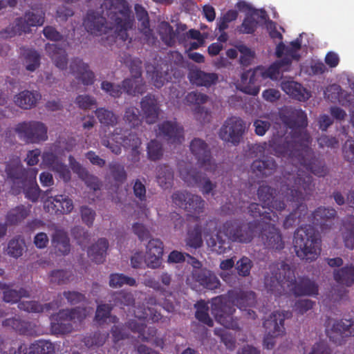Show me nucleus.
Masks as SVG:
<instances>
[{
	"label": "nucleus",
	"instance_id": "423d86ee",
	"mask_svg": "<svg viewBox=\"0 0 354 354\" xmlns=\"http://www.w3.org/2000/svg\"><path fill=\"white\" fill-rule=\"evenodd\" d=\"M294 248L296 255L306 261H315L321 253V239L310 225L299 227L294 234Z\"/></svg>",
	"mask_w": 354,
	"mask_h": 354
},
{
	"label": "nucleus",
	"instance_id": "69168bd1",
	"mask_svg": "<svg viewBox=\"0 0 354 354\" xmlns=\"http://www.w3.org/2000/svg\"><path fill=\"white\" fill-rule=\"evenodd\" d=\"M124 120L131 127L139 126L141 123V119L138 109L134 106L127 108L124 112Z\"/></svg>",
	"mask_w": 354,
	"mask_h": 354
},
{
	"label": "nucleus",
	"instance_id": "1a4fd4ad",
	"mask_svg": "<svg viewBox=\"0 0 354 354\" xmlns=\"http://www.w3.org/2000/svg\"><path fill=\"white\" fill-rule=\"evenodd\" d=\"M45 14L42 12H26L23 17H17L15 20V26H9L0 31L2 38H10L23 32L29 33L30 28L42 26L44 23Z\"/></svg>",
	"mask_w": 354,
	"mask_h": 354
},
{
	"label": "nucleus",
	"instance_id": "7ed1b4c3",
	"mask_svg": "<svg viewBox=\"0 0 354 354\" xmlns=\"http://www.w3.org/2000/svg\"><path fill=\"white\" fill-rule=\"evenodd\" d=\"M256 295L253 291L241 289L231 290L226 295L218 296L212 299V312L216 320L226 328L238 330L239 324L236 317L235 306L244 312L248 318L255 319L256 313L250 308L256 304Z\"/></svg>",
	"mask_w": 354,
	"mask_h": 354
},
{
	"label": "nucleus",
	"instance_id": "f03ea898",
	"mask_svg": "<svg viewBox=\"0 0 354 354\" xmlns=\"http://www.w3.org/2000/svg\"><path fill=\"white\" fill-rule=\"evenodd\" d=\"M264 286L267 291L275 296L292 293L295 296H317L318 285L308 277L296 279L295 271L282 261L269 266L264 277Z\"/></svg>",
	"mask_w": 354,
	"mask_h": 354
},
{
	"label": "nucleus",
	"instance_id": "473e14b6",
	"mask_svg": "<svg viewBox=\"0 0 354 354\" xmlns=\"http://www.w3.org/2000/svg\"><path fill=\"white\" fill-rule=\"evenodd\" d=\"M266 208H267V207L263 204L261 205L257 203H252L248 207V210L252 217L254 218H259L260 220H259V221L260 222L272 221L274 223H278L279 216L276 212L272 210L267 212L265 210ZM256 221H258V219Z\"/></svg>",
	"mask_w": 354,
	"mask_h": 354
},
{
	"label": "nucleus",
	"instance_id": "e433bc0d",
	"mask_svg": "<svg viewBox=\"0 0 354 354\" xmlns=\"http://www.w3.org/2000/svg\"><path fill=\"white\" fill-rule=\"evenodd\" d=\"M41 96L37 91H24L15 97V104L24 109L35 106Z\"/></svg>",
	"mask_w": 354,
	"mask_h": 354
},
{
	"label": "nucleus",
	"instance_id": "c756f323",
	"mask_svg": "<svg viewBox=\"0 0 354 354\" xmlns=\"http://www.w3.org/2000/svg\"><path fill=\"white\" fill-rule=\"evenodd\" d=\"M188 78L193 84L210 87L216 84L218 76L215 73H206L199 68H193L189 71Z\"/></svg>",
	"mask_w": 354,
	"mask_h": 354
},
{
	"label": "nucleus",
	"instance_id": "c03bdc74",
	"mask_svg": "<svg viewBox=\"0 0 354 354\" xmlns=\"http://www.w3.org/2000/svg\"><path fill=\"white\" fill-rule=\"evenodd\" d=\"M121 131V129H115L112 133L113 139L116 140L117 142L122 144L125 148H140L142 143L141 140L136 133H129L127 136L118 138L117 136H119Z\"/></svg>",
	"mask_w": 354,
	"mask_h": 354
},
{
	"label": "nucleus",
	"instance_id": "9d476101",
	"mask_svg": "<svg viewBox=\"0 0 354 354\" xmlns=\"http://www.w3.org/2000/svg\"><path fill=\"white\" fill-rule=\"evenodd\" d=\"M19 138L26 143H39L48 139L46 126L41 122H20L15 128Z\"/></svg>",
	"mask_w": 354,
	"mask_h": 354
},
{
	"label": "nucleus",
	"instance_id": "412c9836",
	"mask_svg": "<svg viewBox=\"0 0 354 354\" xmlns=\"http://www.w3.org/2000/svg\"><path fill=\"white\" fill-rule=\"evenodd\" d=\"M83 25L86 30L91 35L97 36L107 32L106 18L94 10H89L86 13Z\"/></svg>",
	"mask_w": 354,
	"mask_h": 354
},
{
	"label": "nucleus",
	"instance_id": "2f4dec72",
	"mask_svg": "<svg viewBox=\"0 0 354 354\" xmlns=\"http://www.w3.org/2000/svg\"><path fill=\"white\" fill-rule=\"evenodd\" d=\"M281 87L287 95L300 102H305L310 97L306 88L301 84L292 80L283 81Z\"/></svg>",
	"mask_w": 354,
	"mask_h": 354
},
{
	"label": "nucleus",
	"instance_id": "cd10ccee",
	"mask_svg": "<svg viewBox=\"0 0 354 354\" xmlns=\"http://www.w3.org/2000/svg\"><path fill=\"white\" fill-rule=\"evenodd\" d=\"M278 157H282V156H277ZM283 158H287L288 159V162L286 163V165L284 166L283 171L281 172V176L279 177V179H277L276 181L279 184L280 188L283 185H284V183H283L284 180V175L286 174L287 171H289L290 172H292L295 174V178H297V173H302L304 175H309L311 176V174H313L315 175L311 169H308L305 167L303 164L297 160V158L295 156H283ZM304 176H301V177L303 178ZM276 178H278V176H276ZM280 192L282 193L281 190L280 189ZM281 195L283 196V198H285V194H281Z\"/></svg>",
	"mask_w": 354,
	"mask_h": 354
},
{
	"label": "nucleus",
	"instance_id": "680f3d73",
	"mask_svg": "<svg viewBox=\"0 0 354 354\" xmlns=\"http://www.w3.org/2000/svg\"><path fill=\"white\" fill-rule=\"evenodd\" d=\"M71 234L81 247H85L91 239L89 232L80 226L73 227L71 230Z\"/></svg>",
	"mask_w": 354,
	"mask_h": 354
},
{
	"label": "nucleus",
	"instance_id": "37998d69",
	"mask_svg": "<svg viewBox=\"0 0 354 354\" xmlns=\"http://www.w3.org/2000/svg\"><path fill=\"white\" fill-rule=\"evenodd\" d=\"M122 91L131 95L142 94L145 89L142 79L135 77L124 80L122 82Z\"/></svg>",
	"mask_w": 354,
	"mask_h": 354
},
{
	"label": "nucleus",
	"instance_id": "a878e982",
	"mask_svg": "<svg viewBox=\"0 0 354 354\" xmlns=\"http://www.w3.org/2000/svg\"><path fill=\"white\" fill-rule=\"evenodd\" d=\"M142 117L148 124H153L158 118L160 106L154 95L148 94L140 102Z\"/></svg>",
	"mask_w": 354,
	"mask_h": 354
},
{
	"label": "nucleus",
	"instance_id": "f257e3e1",
	"mask_svg": "<svg viewBox=\"0 0 354 354\" xmlns=\"http://www.w3.org/2000/svg\"><path fill=\"white\" fill-rule=\"evenodd\" d=\"M280 120L292 133L285 138H272L268 142L255 145L252 148L260 154L266 151L274 156H295L307 169L319 177L327 174L326 165L317 158L310 148L311 138L303 129L307 126V116L301 109L284 107L279 113Z\"/></svg>",
	"mask_w": 354,
	"mask_h": 354
},
{
	"label": "nucleus",
	"instance_id": "ddd939ff",
	"mask_svg": "<svg viewBox=\"0 0 354 354\" xmlns=\"http://www.w3.org/2000/svg\"><path fill=\"white\" fill-rule=\"evenodd\" d=\"M189 149L201 167L209 172L216 170V165L212 159L210 149L205 141L195 138L191 141Z\"/></svg>",
	"mask_w": 354,
	"mask_h": 354
},
{
	"label": "nucleus",
	"instance_id": "4d7b16f0",
	"mask_svg": "<svg viewBox=\"0 0 354 354\" xmlns=\"http://www.w3.org/2000/svg\"><path fill=\"white\" fill-rule=\"evenodd\" d=\"M187 245L194 249L200 248L203 245L201 227L196 225L194 229L188 232L186 240Z\"/></svg>",
	"mask_w": 354,
	"mask_h": 354
},
{
	"label": "nucleus",
	"instance_id": "5701e85b",
	"mask_svg": "<svg viewBox=\"0 0 354 354\" xmlns=\"http://www.w3.org/2000/svg\"><path fill=\"white\" fill-rule=\"evenodd\" d=\"M192 277L195 282L207 290H215L221 286L220 280L216 274L206 268L193 270Z\"/></svg>",
	"mask_w": 354,
	"mask_h": 354
},
{
	"label": "nucleus",
	"instance_id": "f3484780",
	"mask_svg": "<svg viewBox=\"0 0 354 354\" xmlns=\"http://www.w3.org/2000/svg\"><path fill=\"white\" fill-rule=\"evenodd\" d=\"M257 196L259 201L267 207L268 210L274 209L281 212L286 208V203L283 198L281 199L280 196L276 195V189L272 187L262 184L257 189Z\"/></svg>",
	"mask_w": 354,
	"mask_h": 354
},
{
	"label": "nucleus",
	"instance_id": "09e8293b",
	"mask_svg": "<svg viewBox=\"0 0 354 354\" xmlns=\"http://www.w3.org/2000/svg\"><path fill=\"white\" fill-rule=\"evenodd\" d=\"M36 177L37 176H35L34 180H32L31 178H29L24 186L17 187L19 189V192L22 189L25 194V197L32 202L37 201L41 193V189L36 181Z\"/></svg>",
	"mask_w": 354,
	"mask_h": 354
},
{
	"label": "nucleus",
	"instance_id": "7c9ffc66",
	"mask_svg": "<svg viewBox=\"0 0 354 354\" xmlns=\"http://www.w3.org/2000/svg\"><path fill=\"white\" fill-rule=\"evenodd\" d=\"M239 88L249 95H257L259 93L260 88L257 84L256 70L250 69L241 74Z\"/></svg>",
	"mask_w": 354,
	"mask_h": 354
},
{
	"label": "nucleus",
	"instance_id": "a18cd8bd",
	"mask_svg": "<svg viewBox=\"0 0 354 354\" xmlns=\"http://www.w3.org/2000/svg\"><path fill=\"white\" fill-rule=\"evenodd\" d=\"M110 302L113 306L124 308L125 306H132L135 304V299L131 292L125 291L115 292L111 295Z\"/></svg>",
	"mask_w": 354,
	"mask_h": 354
},
{
	"label": "nucleus",
	"instance_id": "603ef678",
	"mask_svg": "<svg viewBox=\"0 0 354 354\" xmlns=\"http://www.w3.org/2000/svg\"><path fill=\"white\" fill-rule=\"evenodd\" d=\"M28 212L23 205L10 209L6 215V222L10 225H16L27 217Z\"/></svg>",
	"mask_w": 354,
	"mask_h": 354
},
{
	"label": "nucleus",
	"instance_id": "20e7f679",
	"mask_svg": "<svg viewBox=\"0 0 354 354\" xmlns=\"http://www.w3.org/2000/svg\"><path fill=\"white\" fill-rule=\"evenodd\" d=\"M297 173V178L292 172L287 171L284 175V185L281 187L282 194H285L287 201L295 203L293 209L284 219L283 226L285 229L292 227L296 224L305 221L308 216V206L304 203L308 196H310L314 189L315 185L312 176Z\"/></svg>",
	"mask_w": 354,
	"mask_h": 354
},
{
	"label": "nucleus",
	"instance_id": "6ab92c4d",
	"mask_svg": "<svg viewBox=\"0 0 354 354\" xmlns=\"http://www.w3.org/2000/svg\"><path fill=\"white\" fill-rule=\"evenodd\" d=\"M337 216V212L333 208L325 207H317L310 216L308 221L313 225L319 227L322 231L330 229L333 225V221Z\"/></svg>",
	"mask_w": 354,
	"mask_h": 354
},
{
	"label": "nucleus",
	"instance_id": "bb28decb",
	"mask_svg": "<svg viewBox=\"0 0 354 354\" xmlns=\"http://www.w3.org/2000/svg\"><path fill=\"white\" fill-rule=\"evenodd\" d=\"M48 212H55L56 214L71 213L73 209V201L66 195H56L49 197L45 203Z\"/></svg>",
	"mask_w": 354,
	"mask_h": 354
},
{
	"label": "nucleus",
	"instance_id": "5fc2aeb1",
	"mask_svg": "<svg viewBox=\"0 0 354 354\" xmlns=\"http://www.w3.org/2000/svg\"><path fill=\"white\" fill-rule=\"evenodd\" d=\"M136 286V281L134 278L126 276L123 274H111L109 277V286L112 288L121 287L123 285Z\"/></svg>",
	"mask_w": 354,
	"mask_h": 354
},
{
	"label": "nucleus",
	"instance_id": "79ce46f5",
	"mask_svg": "<svg viewBox=\"0 0 354 354\" xmlns=\"http://www.w3.org/2000/svg\"><path fill=\"white\" fill-rule=\"evenodd\" d=\"M56 307V304L53 302H49L41 304L37 301H24L19 302L18 308L21 310L28 313H41L43 312H49Z\"/></svg>",
	"mask_w": 354,
	"mask_h": 354
},
{
	"label": "nucleus",
	"instance_id": "c9c22d12",
	"mask_svg": "<svg viewBox=\"0 0 354 354\" xmlns=\"http://www.w3.org/2000/svg\"><path fill=\"white\" fill-rule=\"evenodd\" d=\"M108 248L109 241L107 239L100 238L88 248L87 253L92 261L96 263H102L105 261Z\"/></svg>",
	"mask_w": 354,
	"mask_h": 354
},
{
	"label": "nucleus",
	"instance_id": "ea45409f",
	"mask_svg": "<svg viewBox=\"0 0 354 354\" xmlns=\"http://www.w3.org/2000/svg\"><path fill=\"white\" fill-rule=\"evenodd\" d=\"M52 242L53 246L62 255H67L71 251L70 240L66 232L57 230L55 232Z\"/></svg>",
	"mask_w": 354,
	"mask_h": 354
},
{
	"label": "nucleus",
	"instance_id": "4be33fe9",
	"mask_svg": "<svg viewBox=\"0 0 354 354\" xmlns=\"http://www.w3.org/2000/svg\"><path fill=\"white\" fill-rule=\"evenodd\" d=\"M127 326L131 332L138 333V337L142 342H149L154 340L156 346H162V339L156 337L158 330L155 327H147L145 324L138 322L136 320L131 319L128 322Z\"/></svg>",
	"mask_w": 354,
	"mask_h": 354
},
{
	"label": "nucleus",
	"instance_id": "4468645a",
	"mask_svg": "<svg viewBox=\"0 0 354 354\" xmlns=\"http://www.w3.org/2000/svg\"><path fill=\"white\" fill-rule=\"evenodd\" d=\"M5 171L8 178L11 180L17 187L24 186L29 178L34 180L35 176H37L38 172L36 168L25 169L19 159L8 162Z\"/></svg>",
	"mask_w": 354,
	"mask_h": 354
},
{
	"label": "nucleus",
	"instance_id": "b1692460",
	"mask_svg": "<svg viewBox=\"0 0 354 354\" xmlns=\"http://www.w3.org/2000/svg\"><path fill=\"white\" fill-rule=\"evenodd\" d=\"M70 71L84 85L88 86L94 83L95 75L93 72L89 70L88 65L84 63L82 59L76 57L71 60Z\"/></svg>",
	"mask_w": 354,
	"mask_h": 354
},
{
	"label": "nucleus",
	"instance_id": "3c124183",
	"mask_svg": "<svg viewBox=\"0 0 354 354\" xmlns=\"http://www.w3.org/2000/svg\"><path fill=\"white\" fill-rule=\"evenodd\" d=\"M185 209L190 214H199L203 212L205 205V201L199 196L189 192L188 201Z\"/></svg>",
	"mask_w": 354,
	"mask_h": 354
},
{
	"label": "nucleus",
	"instance_id": "6e6d98bb",
	"mask_svg": "<svg viewBox=\"0 0 354 354\" xmlns=\"http://www.w3.org/2000/svg\"><path fill=\"white\" fill-rule=\"evenodd\" d=\"M109 168L111 175L115 183L122 184L127 180V174L124 169V167L119 162H110L109 165Z\"/></svg>",
	"mask_w": 354,
	"mask_h": 354
},
{
	"label": "nucleus",
	"instance_id": "864d4df0",
	"mask_svg": "<svg viewBox=\"0 0 354 354\" xmlns=\"http://www.w3.org/2000/svg\"><path fill=\"white\" fill-rule=\"evenodd\" d=\"M345 231L343 233V239L345 247L354 249V216L347 218L344 223Z\"/></svg>",
	"mask_w": 354,
	"mask_h": 354
},
{
	"label": "nucleus",
	"instance_id": "774afa93",
	"mask_svg": "<svg viewBox=\"0 0 354 354\" xmlns=\"http://www.w3.org/2000/svg\"><path fill=\"white\" fill-rule=\"evenodd\" d=\"M69 278L68 272L64 270H55L49 274L50 282L52 284L62 285L67 283Z\"/></svg>",
	"mask_w": 354,
	"mask_h": 354
},
{
	"label": "nucleus",
	"instance_id": "13d9d810",
	"mask_svg": "<svg viewBox=\"0 0 354 354\" xmlns=\"http://www.w3.org/2000/svg\"><path fill=\"white\" fill-rule=\"evenodd\" d=\"M25 242L21 237L11 239L8 245V254L13 257L17 258L22 255Z\"/></svg>",
	"mask_w": 354,
	"mask_h": 354
},
{
	"label": "nucleus",
	"instance_id": "de8ad7c7",
	"mask_svg": "<svg viewBox=\"0 0 354 354\" xmlns=\"http://www.w3.org/2000/svg\"><path fill=\"white\" fill-rule=\"evenodd\" d=\"M28 354H54L53 344L45 339H38L32 343L29 348Z\"/></svg>",
	"mask_w": 354,
	"mask_h": 354
},
{
	"label": "nucleus",
	"instance_id": "9b49d317",
	"mask_svg": "<svg viewBox=\"0 0 354 354\" xmlns=\"http://www.w3.org/2000/svg\"><path fill=\"white\" fill-rule=\"evenodd\" d=\"M275 223L272 221L261 222L258 237L266 248L281 251L284 248L285 242L279 229L276 227Z\"/></svg>",
	"mask_w": 354,
	"mask_h": 354
},
{
	"label": "nucleus",
	"instance_id": "6e6552de",
	"mask_svg": "<svg viewBox=\"0 0 354 354\" xmlns=\"http://www.w3.org/2000/svg\"><path fill=\"white\" fill-rule=\"evenodd\" d=\"M86 317L85 308L76 307L59 310L57 313L50 317V329L53 335H66L72 332L73 329L72 322H81Z\"/></svg>",
	"mask_w": 354,
	"mask_h": 354
},
{
	"label": "nucleus",
	"instance_id": "58836bf2",
	"mask_svg": "<svg viewBox=\"0 0 354 354\" xmlns=\"http://www.w3.org/2000/svg\"><path fill=\"white\" fill-rule=\"evenodd\" d=\"M11 285L0 282V290H3V300L6 303H17L22 297H28L29 292L24 288L19 290L10 288Z\"/></svg>",
	"mask_w": 354,
	"mask_h": 354
},
{
	"label": "nucleus",
	"instance_id": "e2e57ef3",
	"mask_svg": "<svg viewBox=\"0 0 354 354\" xmlns=\"http://www.w3.org/2000/svg\"><path fill=\"white\" fill-rule=\"evenodd\" d=\"M253 267L252 261L247 257H242L236 263V270L241 277H248L250 274V270Z\"/></svg>",
	"mask_w": 354,
	"mask_h": 354
},
{
	"label": "nucleus",
	"instance_id": "8fccbe9b",
	"mask_svg": "<svg viewBox=\"0 0 354 354\" xmlns=\"http://www.w3.org/2000/svg\"><path fill=\"white\" fill-rule=\"evenodd\" d=\"M113 306L112 304H100L97 306L95 320L99 325L104 324L107 318L111 317V322L116 323L118 318L116 316L111 317V313Z\"/></svg>",
	"mask_w": 354,
	"mask_h": 354
},
{
	"label": "nucleus",
	"instance_id": "39448f33",
	"mask_svg": "<svg viewBox=\"0 0 354 354\" xmlns=\"http://www.w3.org/2000/svg\"><path fill=\"white\" fill-rule=\"evenodd\" d=\"M261 222L234 220L226 221L216 234V239L211 238L208 244L214 247L218 254H223L231 250V243H250L258 235Z\"/></svg>",
	"mask_w": 354,
	"mask_h": 354
},
{
	"label": "nucleus",
	"instance_id": "a211bd4d",
	"mask_svg": "<svg viewBox=\"0 0 354 354\" xmlns=\"http://www.w3.org/2000/svg\"><path fill=\"white\" fill-rule=\"evenodd\" d=\"M291 313L274 311L265 319L263 326L266 333L272 337H279L285 333L284 321L289 317Z\"/></svg>",
	"mask_w": 354,
	"mask_h": 354
},
{
	"label": "nucleus",
	"instance_id": "f704fd0d",
	"mask_svg": "<svg viewBox=\"0 0 354 354\" xmlns=\"http://www.w3.org/2000/svg\"><path fill=\"white\" fill-rule=\"evenodd\" d=\"M47 54L59 69L66 68L68 59L66 50L54 44H47L45 47Z\"/></svg>",
	"mask_w": 354,
	"mask_h": 354
},
{
	"label": "nucleus",
	"instance_id": "49530a36",
	"mask_svg": "<svg viewBox=\"0 0 354 354\" xmlns=\"http://www.w3.org/2000/svg\"><path fill=\"white\" fill-rule=\"evenodd\" d=\"M95 114L104 127H113L118 123V117L112 111L105 108H97L95 111Z\"/></svg>",
	"mask_w": 354,
	"mask_h": 354
},
{
	"label": "nucleus",
	"instance_id": "052dcab7",
	"mask_svg": "<svg viewBox=\"0 0 354 354\" xmlns=\"http://www.w3.org/2000/svg\"><path fill=\"white\" fill-rule=\"evenodd\" d=\"M197 310L195 313V317L201 323L208 326H213L214 322L212 319L209 317L208 313V308L207 307L206 304H204L203 301L201 303H198L197 305Z\"/></svg>",
	"mask_w": 354,
	"mask_h": 354
},
{
	"label": "nucleus",
	"instance_id": "bf43d9fd",
	"mask_svg": "<svg viewBox=\"0 0 354 354\" xmlns=\"http://www.w3.org/2000/svg\"><path fill=\"white\" fill-rule=\"evenodd\" d=\"M147 155L149 160H160L163 155L162 144L156 140H151L147 145Z\"/></svg>",
	"mask_w": 354,
	"mask_h": 354
},
{
	"label": "nucleus",
	"instance_id": "f8f14e48",
	"mask_svg": "<svg viewBox=\"0 0 354 354\" xmlns=\"http://www.w3.org/2000/svg\"><path fill=\"white\" fill-rule=\"evenodd\" d=\"M245 124L240 118L232 116L227 118L219 131V137L226 142L237 145L241 142L245 132Z\"/></svg>",
	"mask_w": 354,
	"mask_h": 354
},
{
	"label": "nucleus",
	"instance_id": "2eb2a0df",
	"mask_svg": "<svg viewBox=\"0 0 354 354\" xmlns=\"http://www.w3.org/2000/svg\"><path fill=\"white\" fill-rule=\"evenodd\" d=\"M157 127V136L168 143L181 144L184 141V129L176 120H165Z\"/></svg>",
	"mask_w": 354,
	"mask_h": 354
},
{
	"label": "nucleus",
	"instance_id": "393cba45",
	"mask_svg": "<svg viewBox=\"0 0 354 354\" xmlns=\"http://www.w3.org/2000/svg\"><path fill=\"white\" fill-rule=\"evenodd\" d=\"M163 243L158 239H150L146 247L145 262L149 268H157L161 263Z\"/></svg>",
	"mask_w": 354,
	"mask_h": 354
},
{
	"label": "nucleus",
	"instance_id": "4c0bfd02",
	"mask_svg": "<svg viewBox=\"0 0 354 354\" xmlns=\"http://www.w3.org/2000/svg\"><path fill=\"white\" fill-rule=\"evenodd\" d=\"M333 274L334 280L339 284L351 286L354 283V265L352 263L335 269Z\"/></svg>",
	"mask_w": 354,
	"mask_h": 354
},
{
	"label": "nucleus",
	"instance_id": "0e129e2a",
	"mask_svg": "<svg viewBox=\"0 0 354 354\" xmlns=\"http://www.w3.org/2000/svg\"><path fill=\"white\" fill-rule=\"evenodd\" d=\"M26 68L29 71H35L40 65V55L33 50H29L25 55Z\"/></svg>",
	"mask_w": 354,
	"mask_h": 354
},
{
	"label": "nucleus",
	"instance_id": "aec40b11",
	"mask_svg": "<svg viewBox=\"0 0 354 354\" xmlns=\"http://www.w3.org/2000/svg\"><path fill=\"white\" fill-rule=\"evenodd\" d=\"M2 326L12 329L21 335L35 336L37 335V325L32 322L22 319L18 315L4 319L2 322Z\"/></svg>",
	"mask_w": 354,
	"mask_h": 354
},
{
	"label": "nucleus",
	"instance_id": "0eeeda50",
	"mask_svg": "<svg viewBox=\"0 0 354 354\" xmlns=\"http://www.w3.org/2000/svg\"><path fill=\"white\" fill-rule=\"evenodd\" d=\"M104 6L109 17L115 24L116 37L126 41L129 38L127 31L133 25L129 3L127 0H105Z\"/></svg>",
	"mask_w": 354,
	"mask_h": 354
},
{
	"label": "nucleus",
	"instance_id": "c85d7f7f",
	"mask_svg": "<svg viewBox=\"0 0 354 354\" xmlns=\"http://www.w3.org/2000/svg\"><path fill=\"white\" fill-rule=\"evenodd\" d=\"M277 169V164L271 157L257 159L251 165V170L259 178L268 177L272 175Z\"/></svg>",
	"mask_w": 354,
	"mask_h": 354
},
{
	"label": "nucleus",
	"instance_id": "dca6fc26",
	"mask_svg": "<svg viewBox=\"0 0 354 354\" xmlns=\"http://www.w3.org/2000/svg\"><path fill=\"white\" fill-rule=\"evenodd\" d=\"M180 176L189 186L202 185L201 191L203 194H209L215 187L216 185L205 177L201 171L195 169H180Z\"/></svg>",
	"mask_w": 354,
	"mask_h": 354
},
{
	"label": "nucleus",
	"instance_id": "72a5a7b5",
	"mask_svg": "<svg viewBox=\"0 0 354 354\" xmlns=\"http://www.w3.org/2000/svg\"><path fill=\"white\" fill-rule=\"evenodd\" d=\"M335 333L339 336H354V319H341L337 320L333 324L330 330L327 331V335L333 342H337L332 336V333Z\"/></svg>",
	"mask_w": 354,
	"mask_h": 354
},
{
	"label": "nucleus",
	"instance_id": "338daca9",
	"mask_svg": "<svg viewBox=\"0 0 354 354\" xmlns=\"http://www.w3.org/2000/svg\"><path fill=\"white\" fill-rule=\"evenodd\" d=\"M128 322L124 324L114 325L111 330L113 339L115 342L129 338V330H131L127 326Z\"/></svg>",
	"mask_w": 354,
	"mask_h": 354
},
{
	"label": "nucleus",
	"instance_id": "a19ab883",
	"mask_svg": "<svg viewBox=\"0 0 354 354\" xmlns=\"http://www.w3.org/2000/svg\"><path fill=\"white\" fill-rule=\"evenodd\" d=\"M156 180L162 189H169L172 187L174 181V171L168 165H160L157 169Z\"/></svg>",
	"mask_w": 354,
	"mask_h": 354
}]
</instances>
